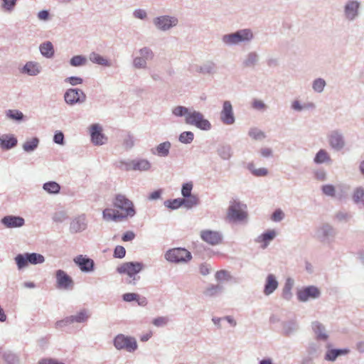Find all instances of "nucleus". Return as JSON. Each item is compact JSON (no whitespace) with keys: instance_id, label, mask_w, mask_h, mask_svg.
Instances as JSON below:
<instances>
[{"instance_id":"a19ab883","label":"nucleus","mask_w":364,"mask_h":364,"mask_svg":"<svg viewBox=\"0 0 364 364\" xmlns=\"http://www.w3.org/2000/svg\"><path fill=\"white\" fill-rule=\"evenodd\" d=\"M90 59L93 63H96L100 65H107V60L97 53H92L90 56Z\"/></svg>"},{"instance_id":"7ed1b4c3","label":"nucleus","mask_w":364,"mask_h":364,"mask_svg":"<svg viewBox=\"0 0 364 364\" xmlns=\"http://www.w3.org/2000/svg\"><path fill=\"white\" fill-rule=\"evenodd\" d=\"M114 346L118 350H126L128 352H133L137 348L136 339L124 334H118L114 339Z\"/></svg>"},{"instance_id":"680f3d73","label":"nucleus","mask_w":364,"mask_h":364,"mask_svg":"<svg viewBox=\"0 0 364 364\" xmlns=\"http://www.w3.org/2000/svg\"><path fill=\"white\" fill-rule=\"evenodd\" d=\"M3 1H4V7L8 10L11 9L14 7V6L15 5L16 1V0H3Z\"/></svg>"},{"instance_id":"f3484780","label":"nucleus","mask_w":364,"mask_h":364,"mask_svg":"<svg viewBox=\"0 0 364 364\" xmlns=\"http://www.w3.org/2000/svg\"><path fill=\"white\" fill-rule=\"evenodd\" d=\"M200 237L205 242L215 245L221 241V236L218 232L203 230L200 232Z\"/></svg>"},{"instance_id":"6e6552de","label":"nucleus","mask_w":364,"mask_h":364,"mask_svg":"<svg viewBox=\"0 0 364 364\" xmlns=\"http://www.w3.org/2000/svg\"><path fill=\"white\" fill-rule=\"evenodd\" d=\"M253 35L250 30L243 29L236 33L223 36V41L228 44H236L242 41L252 39Z\"/></svg>"},{"instance_id":"1a4fd4ad","label":"nucleus","mask_w":364,"mask_h":364,"mask_svg":"<svg viewBox=\"0 0 364 364\" xmlns=\"http://www.w3.org/2000/svg\"><path fill=\"white\" fill-rule=\"evenodd\" d=\"M57 287L59 289H71L74 286L72 278L63 270L59 269L55 273Z\"/></svg>"},{"instance_id":"4468645a","label":"nucleus","mask_w":364,"mask_h":364,"mask_svg":"<svg viewBox=\"0 0 364 364\" xmlns=\"http://www.w3.org/2000/svg\"><path fill=\"white\" fill-rule=\"evenodd\" d=\"M90 132H91L92 141L94 144H95L97 145H101L105 143V141H106V137L102 133V129L100 125H98V124L92 125L91 128H90Z\"/></svg>"},{"instance_id":"de8ad7c7","label":"nucleus","mask_w":364,"mask_h":364,"mask_svg":"<svg viewBox=\"0 0 364 364\" xmlns=\"http://www.w3.org/2000/svg\"><path fill=\"white\" fill-rule=\"evenodd\" d=\"M249 134L251 137H252L255 139H262L264 138V134L257 129H252L250 131Z\"/></svg>"},{"instance_id":"4be33fe9","label":"nucleus","mask_w":364,"mask_h":364,"mask_svg":"<svg viewBox=\"0 0 364 364\" xmlns=\"http://www.w3.org/2000/svg\"><path fill=\"white\" fill-rule=\"evenodd\" d=\"M276 236V232L274 230H269L267 232L261 235L258 239L257 242L262 243V248L264 249L267 247L268 244L271 240H272Z\"/></svg>"},{"instance_id":"4c0bfd02","label":"nucleus","mask_w":364,"mask_h":364,"mask_svg":"<svg viewBox=\"0 0 364 364\" xmlns=\"http://www.w3.org/2000/svg\"><path fill=\"white\" fill-rule=\"evenodd\" d=\"M166 206L171 209H176L183 205L182 198H177L172 200H168L165 202Z\"/></svg>"},{"instance_id":"58836bf2","label":"nucleus","mask_w":364,"mask_h":364,"mask_svg":"<svg viewBox=\"0 0 364 364\" xmlns=\"http://www.w3.org/2000/svg\"><path fill=\"white\" fill-rule=\"evenodd\" d=\"M353 200L356 203L363 202L364 204V190L363 188H358L355 190Z\"/></svg>"},{"instance_id":"c756f323","label":"nucleus","mask_w":364,"mask_h":364,"mask_svg":"<svg viewBox=\"0 0 364 364\" xmlns=\"http://www.w3.org/2000/svg\"><path fill=\"white\" fill-rule=\"evenodd\" d=\"M43 189L49 193H58L60 187L58 183L54 181H50L44 183Z\"/></svg>"},{"instance_id":"5fc2aeb1","label":"nucleus","mask_w":364,"mask_h":364,"mask_svg":"<svg viewBox=\"0 0 364 364\" xmlns=\"http://www.w3.org/2000/svg\"><path fill=\"white\" fill-rule=\"evenodd\" d=\"M65 81L70 83L73 85H76L78 84H81L82 82V80L78 77H70L67 78Z\"/></svg>"},{"instance_id":"72a5a7b5","label":"nucleus","mask_w":364,"mask_h":364,"mask_svg":"<svg viewBox=\"0 0 364 364\" xmlns=\"http://www.w3.org/2000/svg\"><path fill=\"white\" fill-rule=\"evenodd\" d=\"M38 144V139L37 138H33L29 141H26L23 145V149L26 151H31L34 150Z\"/></svg>"},{"instance_id":"473e14b6","label":"nucleus","mask_w":364,"mask_h":364,"mask_svg":"<svg viewBox=\"0 0 364 364\" xmlns=\"http://www.w3.org/2000/svg\"><path fill=\"white\" fill-rule=\"evenodd\" d=\"M248 168L251 171L252 173L255 176H264L268 173V171L267 168H255L254 164H252L248 165Z\"/></svg>"},{"instance_id":"3c124183","label":"nucleus","mask_w":364,"mask_h":364,"mask_svg":"<svg viewBox=\"0 0 364 364\" xmlns=\"http://www.w3.org/2000/svg\"><path fill=\"white\" fill-rule=\"evenodd\" d=\"M192 188H193V184L191 183H185L183 186L182 190H181V193H182L183 196L185 197L187 196L192 195L191 194Z\"/></svg>"},{"instance_id":"603ef678","label":"nucleus","mask_w":364,"mask_h":364,"mask_svg":"<svg viewBox=\"0 0 364 364\" xmlns=\"http://www.w3.org/2000/svg\"><path fill=\"white\" fill-rule=\"evenodd\" d=\"M168 319L166 317H159L153 321V324L156 326H162L168 323Z\"/></svg>"},{"instance_id":"8fccbe9b","label":"nucleus","mask_w":364,"mask_h":364,"mask_svg":"<svg viewBox=\"0 0 364 364\" xmlns=\"http://www.w3.org/2000/svg\"><path fill=\"white\" fill-rule=\"evenodd\" d=\"M323 193L329 196H335V188L332 185H325L322 187Z\"/></svg>"},{"instance_id":"49530a36","label":"nucleus","mask_w":364,"mask_h":364,"mask_svg":"<svg viewBox=\"0 0 364 364\" xmlns=\"http://www.w3.org/2000/svg\"><path fill=\"white\" fill-rule=\"evenodd\" d=\"M230 148L228 146H223L222 147L219 151L220 156L223 159H228L231 156V151Z\"/></svg>"},{"instance_id":"09e8293b","label":"nucleus","mask_w":364,"mask_h":364,"mask_svg":"<svg viewBox=\"0 0 364 364\" xmlns=\"http://www.w3.org/2000/svg\"><path fill=\"white\" fill-rule=\"evenodd\" d=\"M126 250L124 247L118 245L114 251V256L117 258H123L125 256Z\"/></svg>"},{"instance_id":"b1692460","label":"nucleus","mask_w":364,"mask_h":364,"mask_svg":"<svg viewBox=\"0 0 364 364\" xmlns=\"http://www.w3.org/2000/svg\"><path fill=\"white\" fill-rule=\"evenodd\" d=\"M359 4L356 1H351L346 6V15L347 18L353 19L357 15Z\"/></svg>"},{"instance_id":"6e6d98bb","label":"nucleus","mask_w":364,"mask_h":364,"mask_svg":"<svg viewBox=\"0 0 364 364\" xmlns=\"http://www.w3.org/2000/svg\"><path fill=\"white\" fill-rule=\"evenodd\" d=\"M284 217V213L282 210H276L272 215V219L274 221H280Z\"/></svg>"},{"instance_id":"c85d7f7f","label":"nucleus","mask_w":364,"mask_h":364,"mask_svg":"<svg viewBox=\"0 0 364 364\" xmlns=\"http://www.w3.org/2000/svg\"><path fill=\"white\" fill-rule=\"evenodd\" d=\"M183 200V205L187 208H191L198 203V198L195 195L185 196Z\"/></svg>"},{"instance_id":"dca6fc26","label":"nucleus","mask_w":364,"mask_h":364,"mask_svg":"<svg viewBox=\"0 0 364 364\" xmlns=\"http://www.w3.org/2000/svg\"><path fill=\"white\" fill-rule=\"evenodd\" d=\"M178 20L169 16H161L156 18L154 21L156 26L161 30H167L171 26L176 25Z\"/></svg>"},{"instance_id":"412c9836","label":"nucleus","mask_w":364,"mask_h":364,"mask_svg":"<svg viewBox=\"0 0 364 364\" xmlns=\"http://www.w3.org/2000/svg\"><path fill=\"white\" fill-rule=\"evenodd\" d=\"M86 228L85 218L78 217L75 218L70 223V230L73 232H77L85 230Z\"/></svg>"},{"instance_id":"423d86ee","label":"nucleus","mask_w":364,"mask_h":364,"mask_svg":"<svg viewBox=\"0 0 364 364\" xmlns=\"http://www.w3.org/2000/svg\"><path fill=\"white\" fill-rule=\"evenodd\" d=\"M185 120L187 124L195 125L200 129L208 130L210 128V122L199 112L189 111Z\"/></svg>"},{"instance_id":"5701e85b","label":"nucleus","mask_w":364,"mask_h":364,"mask_svg":"<svg viewBox=\"0 0 364 364\" xmlns=\"http://www.w3.org/2000/svg\"><path fill=\"white\" fill-rule=\"evenodd\" d=\"M329 141L331 146L336 149H341L344 145V142L341 136L337 132H333L331 134Z\"/></svg>"},{"instance_id":"e433bc0d","label":"nucleus","mask_w":364,"mask_h":364,"mask_svg":"<svg viewBox=\"0 0 364 364\" xmlns=\"http://www.w3.org/2000/svg\"><path fill=\"white\" fill-rule=\"evenodd\" d=\"M193 134L191 132H184L181 134L179 140L182 143H191L193 140Z\"/></svg>"},{"instance_id":"cd10ccee","label":"nucleus","mask_w":364,"mask_h":364,"mask_svg":"<svg viewBox=\"0 0 364 364\" xmlns=\"http://www.w3.org/2000/svg\"><path fill=\"white\" fill-rule=\"evenodd\" d=\"M171 144L168 141L161 143L156 148V153L160 156H166L169 153Z\"/></svg>"},{"instance_id":"37998d69","label":"nucleus","mask_w":364,"mask_h":364,"mask_svg":"<svg viewBox=\"0 0 364 364\" xmlns=\"http://www.w3.org/2000/svg\"><path fill=\"white\" fill-rule=\"evenodd\" d=\"M328 159V154L326 153V151H325L324 150H320L317 153L314 161L316 163H323L326 161H327Z\"/></svg>"},{"instance_id":"338daca9","label":"nucleus","mask_w":364,"mask_h":364,"mask_svg":"<svg viewBox=\"0 0 364 364\" xmlns=\"http://www.w3.org/2000/svg\"><path fill=\"white\" fill-rule=\"evenodd\" d=\"M41 20H46L48 18V12L47 11H41L38 14Z\"/></svg>"},{"instance_id":"79ce46f5","label":"nucleus","mask_w":364,"mask_h":364,"mask_svg":"<svg viewBox=\"0 0 364 364\" xmlns=\"http://www.w3.org/2000/svg\"><path fill=\"white\" fill-rule=\"evenodd\" d=\"M215 277L218 281H228L231 279L230 272L226 270H220L217 272Z\"/></svg>"},{"instance_id":"c9c22d12","label":"nucleus","mask_w":364,"mask_h":364,"mask_svg":"<svg viewBox=\"0 0 364 364\" xmlns=\"http://www.w3.org/2000/svg\"><path fill=\"white\" fill-rule=\"evenodd\" d=\"M6 116L9 118H10L11 119H14V120H21L23 117V113L21 112L20 111L16 110V109L8 110L6 112Z\"/></svg>"},{"instance_id":"39448f33","label":"nucleus","mask_w":364,"mask_h":364,"mask_svg":"<svg viewBox=\"0 0 364 364\" xmlns=\"http://www.w3.org/2000/svg\"><path fill=\"white\" fill-rule=\"evenodd\" d=\"M166 259L171 262H186L191 259V254L184 248H173L165 255Z\"/></svg>"},{"instance_id":"a18cd8bd","label":"nucleus","mask_w":364,"mask_h":364,"mask_svg":"<svg viewBox=\"0 0 364 364\" xmlns=\"http://www.w3.org/2000/svg\"><path fill=\"white\" fill-rule=\"evenodd\" d=\"M326 85V82L322 79H317L314 81L313 88L316 92H321Z\"/></svg>"},{"instance_id":"864d4df0","label":"nucleus","mask_w":364,"mask_h":364,"mask_svg":"<svg viewBox=\"0 0 364 364\" xmlns=\"http://www.w3.org/2000/svg\"><path fill=\"white\" fill-rule=\"evenodd\" d=\"M257 55L255 53H250L248 55V58L245 61V65L246 66H250L255 64V63L257 61Z\"/></svg>"},{"instance_id":"2f4dec72","label":"nucleus","mask_w":364,"mask_h":364,"mask_svg":"<svg viewBox=\"0 0 364 364\" xmlns=\"http://www.w3.org/2000/svg\"><path fill=\"white\" fill-rule=\"evenodd\" d=\"M348 353V350H331L327 352L326 359L328 360H334L338 355L341 354H346Z\"/></svg>"},{"instance_id":"774afa93","label":"nucleus","mask_w":364,"mask_h":364,"mask_svg":"<svg viewBox=\"0 0 364 364\" xmlns=\"http://www.w3.org/2000/svg\"><path fill=\"white\" fill-rule=\"evenodd\" d=\"M261 154L263 156L268 157L272 154V151L268 148H265L261 150Z\"/></svg>"},{"instance_id":"393cba45","label":"nucleus","mask_w":364,"mask_h":364,"mask_svg":"<svg viewBox=\"0 0 364 364\" xmlns=\"http://www.w3.org/2000/svg\"><path fill=\"white\" fill-rule=\"evenodd\" d=\"M17 144V140L14 136H6L0 139V144L1 148L9 149L15 146Z\"/></svg>"},{"instance_id":"0e129e2a","label":"nucleus","mask_w":364,"mask_h":364,"mask_svg":"<svg viewBox=\"0 0 364 364\" xmlns=\"http://www.w3.org/2000/svg\"><path fill=\"white\" fill-rule=\"evenodd\" d=\"M161 194V190L155 191L149 195V198L150 200H157L160 198Z\"/></svg>"},{"instance_id":"f03ea898","label":"nucleus","mask_w":364,"mask_h":364,"mask_svg":"<svg viewBox=\"0 0 364 364\" xmlns=\"http://www.w3.org/2000/svg\"><path fill=\"white\" fill-rule=\"evenodd\" d=\"M246 205L233 200L230 202V205L228 209L227 219L230 221H240L247 218Z\"/></svg>"},{"instance_id":"aec40b11","label":"nucleus","mask_w":364,"mask_h":364,"mask_svg":"<svg viewBox=\"0 0 364 364\" xmlns=\"http://www.w3.org/2000/svg\"><path fill=\"white\" fill-rule=\"evenodd\" d=\"M278 282L276 277L273 274H269L266 279V284L264 285V293L266 294H270L277 288Z\"/></svg>"},{"instance_id":"f8f14e48","label":"nucleus","mask_w":364,"mask_h":364,"mask_svg":"<svg viewBox=\"0 0 364 364\" xmlns=\"http://www.w3.org/2000/svg\"><path fill=\"white\" fill-rule=\"evenodd\" d=\"M151 164L146 159L133 160L126 164L127 171H147L150 168Z\"/></svg>"},{"instance_id":"e2e57ef3","label":"nucleus","mask_w":364,"mask_h":364,"mask_svg":"<svg viewBox=\"0 0 364 364\" xmlns=\"http://www.w3.org/2000/svg\"><path fill=\"white\" fill-rule=\"evenodd\" d=\"M124 145L126 146L127 148H131L134 146V139L132 136L129 135L124 139Z\"/></svg>"},{"instance_id":"13d9d810","label":"nucleus","mask_w":364,"mask_h":364,"mask_svg":"<svg viewBox=\"0 0 364 364\" xmlns=\"http://www.w3.org/2000/svg\"><path fill=\"white\" fill-rule=\"evenodd\" d=\"M134 234L133 232L128 231L122 236V240L124 242L131 241L134 238Z\"/></svg>"},{"instance_id":"a878e982","label":"nucleus","mask_w":364,"mask_h":364,"mask_svg":"<svg viewBox=\"0 0 364 364\" xmlns=\"http://www.w3.org/2000/svg\"><path fill=\"white\" fill-rule=\"evenodd\" d=\"M40 50L41 54L46 58H51L54 54L53 44L49 41L41 44L40 46Z\"/></svg>"},{"instance_id":"2eb2a0df","label":"nucleus","mask_w":364,"mask_h":364,"mask_svg":"<svg viewBox=\"0 0 364 364\" xmlns=\"http://www.w3.org/2000/svg\"><path fill=\"white\" fill-rule=\"evenodd\" d=\"M221 119L226 124H232L235 122L232 107L229 101H225L223 104V109L221 112Z\"/></svg>"},{"instance_id":"052dcab7","label":"nucleus","mask_w":364,"mask_h":364,"mask_svg":"<svg viewBox=\"0 0 364 364\" xmlns=\"http://www.w3.org/2000/svg\"><path fill=\"white\" fill-rule=\"evenodd\" d=\"M252 106L255 109H262L265 107V105L263 103V102L258 100H255L253 102Z\"/></svg>"},{"instance_id":"6ab92c4d","label":"nucleus","mask_w":364,"mask_h":364,"mask_svg":"<svg viewBox=\"0 0 364 364\" xmlns=\"http://www.w3.org/2000/svg\"><path fill=\"white\" fill-rule=\"evenodd\" d=\"M141 57H136L134 60V66L136 68H143L146 65V59L151 58L153 56L152 52L144 48L140 50Z\"/></svg>"},{"instance_id":"f257e3e1","label":"nucleus","mask_w":364,"mask_h":364,"mask_svg":"<svg viewBox=\"0 0 364 364\" xmlns=\"http://www.w3.org/2000/svg\"><path fill=\"white\" fill-rule=\"evenodd\" d=\"M113 205L117 209L108 208L103 210V218L107 221L119 222L135 214L133 203L124 195H117Z\"/></svg>"},{"instance_id":"9b49d317","label":"nucleus","mask_w":364,"mask_h":364,"mask_svg":"<svg viewBox=\"0 0 364 364\" xmlns=\"http://www.w3.org/2000/svg\"><path fill=\"white\" fill-rule=\"evenodd\" d=\"M90 315L87 314V311L82 310L80 311L76 316H72L70 317H68L63 320L59 321L56 322L55 326L56 328H60L63 327L65 325L77 322L81 323L85 321L88 318Z\"/></svg>"},{"instance_id":"ea45409f","label":"nucleus","mask_w":364,"mask_h":364,"mask_svg":"<svg viewBox=\"0 0 364 364\" xmlns=\"http://www.w3.org/2000/svg\"><path fill=\"white\" fill-rule=\"evenodd\" d=\"M188 112H189V109L183 106L176 107L173 109V114L178 117L185 116V117H186Z\"/></svg>"},{"instance_id":"c03bdc74","label":"nucleus","mask_w":364,"mask_h":364,"mask_svg":"<svg viewBox=\"0 0 364 364\" xmlns=\"http://www.w3.org/2000/svg\"><path fill=\"white\" fill-rule=\"evenodd\" d=\"M86 62V58L84 57H82L81 55H76L71 58L70 60V64L73 66H79L84 65Z\"/></svg>"},{"instance_id":"ddd939ff","label":"nucleus","mask_w":364,"mask_h":364,"mask_svg":"<svg viewBox=\"0 0 364 364\" xmlns=\"http://www.w3.org/2000/svg\"><path fill=\"white\" fill-rule=\"evenodd\" d=\"M74 262L82 272H91L93 270L94 262L92 259L83 255H78L74 259Z\"/></svg>"},{"instance_id":"20e7f679","label":"nucleus","mask_w":364,"mask_h":364,"mask_svg":"<svg viewBox=\"0 0 364 364\" xmlns=\"http://www.w3.org/2000/svg\"><path fill=\"white\" fill-rule=\"evenodd\" d=\"M45 259L42 255L37 253H26L24 255H18L15 257V261L18 269H22L28 264H37L44 262Z\"/></svg>"},{"instance_id":"f704fd0d","label":"nucleus","mask_w":364,"mask_h":364,"mask_svg":"<svg viewBox=\"0 0 364 364\" xmlns=\"http://www.w3.org/2000/svg\"><path fill=\"white\" fill-rule=\"evenodd\" d=\"M320 294L319 290L315 287H309L299 292V296H318Z\"/></svg>"},{"instance_id":"a211bd4d","label":"nucleus","mask_w":364,"mask_h":364,"mask_svg":"<svg viewBox=\"0 0 364 364\" xmlns=\"http://www.w3.org/2000/svg\"><path fill=\"white\" fill-rule=\"evenodd\" d=\"M2 223L7 228H18L24 224V219L18 216H6L1 220Z\"/></svg>"},{"instance_id":"7c9ffc66","label":"nucleus","mask_w":364,"mask_h":364,"mask_svg":"<svg viewBox=\"0 0 364 364\" xmlns=\"http://www.w3.org/2000/svg\"><path fill=\"white\" fill-rule=\"evenodd\" d=\"M313 329L315 333L317 335L318 338L323 340H326L327 338V335L323 333V327L318 322H315L313 323Z\"/></svg>"},{"instance_id":"69168bd1","label":"nucleus","mask_w":364,"mask_h":364,"mask_svg":"<svg viewBox=\"0 0 364 364\" xmlns=\"http://www.w3.org/2000/svg\"><path fill=\"white\" fill-rule=\"evenodd\" d=\"M134 16L138 18L143 19L146 16V14L145 11L139 9L135 11Z\"/></svg>"},{"instance_id":"9d476101","label":"nucleus","mask_w":364,"mask_h":364,"mask_svg":"<svg viewBox=\"0 0 364 364\" xmlns=\"http://www.w3.org/2000/svg\"><path fill=\"white\" fill-rule=\"evenodd\" d=\"M65 100L69 105H74L77 102H82L85 100L86 96L84 92L78 89H69L65 94Z\"/></svg>"},{"instance_id":"4d7b16f0","label":"nucleus","mask_w":364,"mask_h":364,"mask_svg":"<svg viewBox=\"0 0 364 364\" xmlns=\"http://www.w3.org/2000/svg\"><path fill=\"white\" fill-rule=\"evenodd\" d=\"M38 364H64V363L58 362L54 359L46 358V359L41 360L38 362Z\"/></svg>"},{"instance_id":"bf43d9fd","label":"nucleus","mask_w":364,"mask_h":364,"mask_svg":"<svg viewBox=\"0 0 364 364\" xmlns=\"http://www.w3.org/2000/svg\"><path fill=\"white\" fill-rule=\"evenodd\" d=\"M54 141L57 144H62L64 139V136L62 132H58L54 136Z\"/></svg>"},{"instance_id":"bb28decb","label":"nucleus","mask_w":364,"mask_h":364,"mask_svg":"<svg viewBox=\"0 0 364 364\" xmlns=\"http://www.w3.org/2000/svg\"><path fill=\"white\" fill-rule=\"evenodd\" d=\"M23 71L30 75H36L40 73V66L37 63L28 62L25 65Z\"/></svg>"},{"instance_id":"0eeeda50","label":"nucleus","mask_w":364,"mask_h":364,"mask_svg":"<svg viewBox=\"0 0 364 364\" xmlns=\"http://www.w3.org/2000/svg\"><path fill=\"white\" fill-rule=\"evenodd\" d=\"M144 267V265L141 262H124L120 264L117 270L121 274L127 275L129 278H132L133 280H136V275L140 272Z\"/></svg>"}]
</instances>
